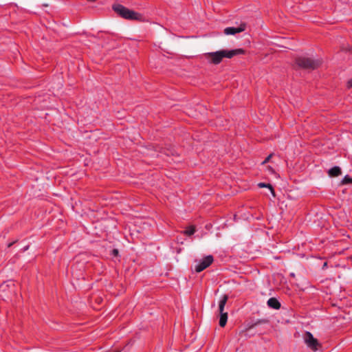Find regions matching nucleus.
<instances>
[{"mask_svg":"<svg viewBox=\"0 0 352 352\" xmlns=\"http://www.w3.org/2000/svg\"><path fill=\"white\" fill-rule=\"evenodd\" d=\"M303 340L307 346L313 351H317L322 348L321 343L310 332L307 331L303 335Z\"/></svg>","mask_w":352,"mask_h":352,"instance_id":"2","label":"nucleus"},{"mask_svg":"<svg viewBox=\"0 0 352 352\" xmlns=\"http://www.w3.org/2000/svg\"><path fill=\"white\" fill-rule=\"evenodd\" d=\"M267 170L269 172L272 173H274V169H273V168H272V167H271V166H267Z\"/></svg>","mask_w":352,"mask_h":352,"instance_id":"16","label":"nucleus"},{"mask_svg":"<svg viewBox=\"0 0 352 352\" xmlns=\"http://www.w3.org/2000/svg\"><path fill=\"white\" fill-rule=\"evenodd\" d=\"M267 305L269 307L278 309L280 307V302L275 298H271L267 300Z\"/></svg>","mask_w":352,"mask_h":352,"instance_id":"8","label":"nucleus"},{"mask_svg":"<svg viewBox=\"0 0 352 352\" xmlns=\"http://www.w3.org/2000/svg\"><path fill=\"white\" fill-rule=\"evenodd\" d=\"M258 186L260 187V188H267L270 190V191L271 194L272 195V196L275 197L274 191L273 190L272 186L270 184H265V183H259L258 184Z\"/></svg>","mask_w":352,"mask_h":352,"instance_id":"10","label":"nucleus"},{"mask_svg":"<svg viewBox=\"0 0 352 352\" xmlns=\"http://www.w3.org/2000/svg\"><path fill=\"white\" fill-rule=\"evenodd\" d=\"M244 53L245 51L241 48L232 50H221V58H231L234 56L243 54Z\"/></svg>","mask_w":352,"mask_h":352,"instance_id":"6","label":"nucleus"},{"mask_svg":"<svg viewBox=\"0 0 352 352\" xmlns=\"http://www.w3.org/2000/svg\"><path fill=\"white\" fill-rule=\"evenodd\" d=\"M342 183L343 184H349V183H352V178L349 177V176H345L342 181Z\"/></svg>","mask_w":352,"mask_h":352,"instance_id":"13","label":"nucleus"},{"mask_svg":"<svg viewBox=\"0 0 352 352\" xmlns=\"http://www.w3.org/2000/svg\"><path fill=\"white\" fill-rule=\"evenodd\" d=\"M213 262V257L212 255H208L201 259L196 260L194 266L195 271L199 273L210 266Z\"/></svg>","mask_w":352,"mask_h":352,"instance_id":"3","label":"nucleus"},{"mask_svg":"<svg viewBox=\"0 0 352 352\" xmlns=\"http://www.w3.org/2000/svg\"><path fill=\"white\" fill-rule=\"evenodd\" d=\"M195 232V230L194 228L192 227H190V228H188L187 229H186L184 232V234L187 235V236H192Z\"/></svg>","mask_w":352,"mask_h":352,"instance_id":"11","label":"nucleus"},{"mask_svg":"<svg viewBox=\"0 0 352 352\" xmlns=\"http://www.w3.org/2000/svg\"><path fill=\"white\" fill-rule=\"evenodd\" d=\"M112 9L123 19L137 21H139L141 19V15L139 13L127 8L120 3H114L112 6Z\"/></svg>","mask_w":352,"mask_h":352,"instance_id":"1","label":"nucleus"},{"mask_svg":"<svg viewBox=\"0 0 352 352\" xmlns=\"http://www.w3.org/2000/svg\"><path fill=\"white\" fill-rule=\"evenodd\" d=\"M341 170L338 166H335L329 170V175L331 177H336L340 175Z\"/></svg>","mask_w":352,"mask_h":352,"instance_id":"9","label":"nucleus"},{"mask_svg":"<svg viewBox=\"0 0 352 352\" xmlns=\"http://www.w3.org/2000/svg\"><path fill=\"white\" fill-rule=\"evenodd\" d=\"M227 300V297L224 296L223 299H221V309H223V305H225Z\"/></svg>","mask_w":352,"mask_h":352,"instance_id":"15","label":"nucleus"},{"mask_svg":"<svg viewBox=\"0 0 352 352\" xmlns=\"http://www.w3.org/2000/svg\"><path fill=\"white\" fill-rule=\"evenodd\" d=\"M113 254H118V250H116V249H114V250H113Z\"/></svg>","mask_w":352,"mask_h":352,"instance_id":"20","label":"nucleus"},{"mask_svg":"<svg viewBox=\"0 0 352 352\" xmlns=\"http://www.w3.org/2000/svg\"><path fill=\"white\" fill-rule=\"evenodd\" d=\"M177 241L178 243H181V244L183 243L182 240L181 239H179V238H177Z\"/></svg>","mask_w":352,"mask_h":352,"instance_id":"19","label":"nucleus"},{"mask_svg":"<svg viewBox=\"0 0 352 352\" xmlns=\"http://www.w3.org/2000/svg\"><path fill=\"white\" fill-rule=\"evenodd\" d=\"M28 249V246H25L23 248V251H26Z\"/></svg>","mask_w":352,"mask_h":352,"instance_id":"21","label":"nucleus"},{"mask_svg":"<svg viewBox=\"0 0 352 352\" xmlns=\"http://www.w3.org/2000/svg\"><path fill=\"white\" fill-rule=\"evenodd\" d=\"M208 56V60L214 64L220 63V50L216 51L213 53L207 54Z\"/></svg>","mask_w":352,"mask_h":352,"instance_id":"7","label":"nucleus"},{"mask_svg":"<svg viewBox=\"0 0 352 352\" xmlns=\"http://www.w3.org/2000/svg\"><path fill=\"white\" fill-rule=\"evenodd\" d=\"M297 63L299 66L307 69H315L321 64L319 59H311L309 58H301L298 59Z\"/></svg>","mask_w":352,"mask_h":352,"instance_id":"4","label":"nucleus"},{"mask_svg":"<svg viewBox=\"0 0 352 352\" xmlns=\"http://www.w3.org/2000/svg\"><path fill=\"white\" fill-rule=\"evenodd\" d=\"M217 311H219V314H217V316L219 317V316H220V300L218 302Z\"/></svg>","mask_w":352,"mask_h":352,"instance_id":"17","label":"nucleus"},{"mask_svg":"<svg viewBox=\"0 0 352 352\" xmlns=\"http://www.w3.org/2000/svg\"><path fill=\"white\" fill-rule=\"evenodd\" d=\"M228 314L221 311V327H224L227 322Z\"/></svg>","mask_w":352,"mask_h":352,"instance_id":"12","label":"nucleus"},{"mask_svg":"<svg viewBox=\"0 0 352 352\" xmlns=\"http://www.w3.org/2000/svg\"><path fill=\"white\" fill-rule=\"evenodd\" d=\"M246 30V24L242 23L236 27H228L224 29L223 33L227 35H234L236 34L244 32Z\"/></svg>","mask_w":352,"mask_h":352,"instance_id":"5","label":"nucleus"},{"mask_svg":"<svg viewBox=\"0 0 352 352\" xmlns=\"http://www.w3.org/2000/svg\"><path fill=\"white\" fill-rule=\"evenodd\" d=\"M347 86L348 87H352V78L348 81Z\"/></svg>","mask_w":352,"mask_h":352,"instance_id":"18","label":"nucleus"},{"mask_svg":"<svg viewBox=\"0 0 352 352\" xmlns=\"http://www.w3.org/2000/svg\"><path fill=\"white\" fill-rule=\"evenodd\" d=\"M272 155H268L266 157V159L262 162V164L263 165V164H265L267 162H268L270 160V159L272 158Z\"/></svg>","mask_w":352,"mask_h":352,"instance_id":"14","label":"nucleus"}]
</instances>
